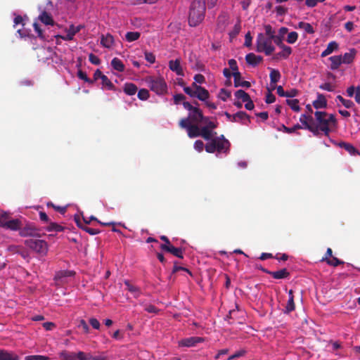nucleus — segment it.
<instances>
[{
  "label": "nucleus",
  "mask_w": 360,
  "mask_h": 360,
  "mask_svg": "<svg viewBox=\"0 0 360 360\" xmlns=\"http://www.w3.org/2000/svg\"><path fill=\"white\" fill-rule=\"evenodd\" d=\"M270 69V82L271 85V90L276 89V84L280 80L281 77V75L278 70L269 68Z\"/></svg>",
  "instance_id": "obj_20"
},
{
  "label": "nucleus",
  "mask_w": 360,
  "mask_h": 360,
  "mask_svg": "<svg viewBox=\"0 0 360 360\" xmlns=\"http://www.w3.org/2000/svg\"><path fill=\"white\" fill-rule=\"evenodd\" d=\"M204 148V143L201 140H197L194 143V148L198 151L202 152Z\"/></svg>",
  "instance_id": "obj_64"
},
{
  "label": "nucleus",
  "mask_w": 360,
  "mask_h": 360,
  "mask_svg": "<svg viewBox=\"0 0 360 360\" xmlns=\"http://www.w3.org/2000/svg\"><path fill=\"white\" fill-rule=\"evenodd\" d=\"M286 103L295 112H299L300 110L299 101L297 99H287Z\"/></svg>",
  "instance_id": "obj_40"
},
{
  "label": "nucleus",
  "mask_w": 360,
  "mask_h": 360,
  "mask_svg": "<svg viewBox=\"0 0 360 360\" xmlns=\"http://www.w3.org/2000/svg\"><path fill=\"white\" fill-rule=\"evenodd\" d=\"M297 39L298 34L296 32H291L288 33L286 41L288 44H295Z\"/></svg>",
  "instance_id": "obj_48"
},
{
  "label": "nucleus",
  "mask_w": 360,
  "mask_h": 360,
  "mask_svg": "<svg viewBox=\"0 0 360 360\" xmlns=\"http://www.w3.org/2000/svg\"><path fill=\"white\" fill-rule=\"evenodd\" d=\"M338 49V44L335 41H330V43H328L327 47H326V50H327V52H329V53H332L335 50H337Z\"/></svg>",
  "instance_id": "obj_51"
},
{
  "label": "nucleus",
  "mask_w": 360,
  "mask_h": 360,
  "mask_svg": "<svg viewBox=\"0 0 360 360\" xmlns=\"http://www.w3.org/2000/svg\"><path fill=\"white\" fill-rule=\"evenodd\" d=\"M231 96V92L225 89H221L219 94V98L226 101Z\"/></svg>",
  "instance_id": "obj_49"
},
{
  "label": "nucleus",
  "mask_w": 360,
  "mask_h": 360,
  "mask_svg": "<svg viewBox=\"0 0 360 360\" xmlns=\"http://www.w3.org/2000/svg\"><path fill=\"white\" fill-rule=\"evenodd\" d=\"M235 96L238 99H241L243 102L248 101L250 98V95L242 89L236 91Z\"/></svg>",
  "instance_id": "obj_39"
},
{
  "label": "nucleus",
  "mask_w": 360,
  "mask_h": 360,
  "mask_svg": "<svg viewBox=\"0 0 360 360\" xmlns=\"http://www.w3.org/2000/svg\"><path fill=\"white\" fill-rule=\"evenodd\" d=\"M160 248L162 250L169 252L180 259L184 258L183 251L181 248H175L173 245H167V244H161Z\"/></svg>",
  "instance_id": "obj_9"
},
{
  "label": "nucleus",
  "mask_w": 360,
  "mask_h": 360,
  "mask_svg": "<svg viewBox=\"0 0 360 360\" xmlns=\"http://www.w3.org/2000/svg\"><path fill=\"white\" fill-rule=\"evenodd\" d=\"M217 134V132H213V131L207 129V127H202L200 128V135L202 138L207 141H212L213 136Z\"/></svg>",
  "instance_id": "obj_28"
},
{
  "label": "nucleus",
  "mask_w": 360,
  "mask_h": 360,
  "mask_svg": "<svg viewBox=\"0 0 360 360\" xmlns=\"http://www.w3.org/2000/svg\"><path fill=\"white\" fill-rule=\"evenodd\" d=\"M337 100L340 101L346 108H352L354 106V103L351 100L345 99L342 96L339 95L336 97Z\"/></svg>",
  "instance_id": "obj_44"
},
{
  "label": "nucleus",
  "mask_w": 360,
  "mask_h": 360,
  "mask_svg": "<svg viewBox=\"0 0 360 360\" xmlns=\"http://www.w3.org/2000/svg\"><path fill=\"white\" fill-rule=\"evenodd\" d=\"M201 123L205 124V126H203V127H207V129H210L212 131L216 129L218 126L217 122L210 120V117H205Z\"/></svg>",
  "instance_id": "obj_37"
},
{
  "label": "nucleus",
  "mask_w": 360,
  "mask_h": 360,
  "mask_svg": "<svg viewBox=\"0 0 360 360\" xmlns=\"http://www.w3.org/2000/svg\"><path fill=\"white\" fill-rule=\"evenodd\" d=\"M283 131L285 133L291 134L295 132L297 129H302V127L299 124L294 125L292 127H287L285 125H283Z\"/></svg>",
  "instance_id": "obj_50"
},
{
  "label": "nucleus",
  "mask_w": 360,
  "mask_h": 360,
  "mask_svg": "<svg viewBox=\"0 0 360 360\" xmlns=\"http://www.w3.org/2000/svg\"><path fill=\"white\" fill-rule=\"evenodd\" d=\"M145 59L149 62L150 64H153L155 62V56L151 52H145Z\"/></svg>",
  "instance_id": "obj_59"
},
{
  "label": "nucleus",
  "mask_w": 360,
  "mask_h": 360,
  "mask_svg": "<svg viewBox=\"0 0 360 360\" xmlns=\"http://www.w3.org/2000/svg\"><path fill=\"white\" fill-rule=\"evenodd\" d=\"M0 360H20L18 354L13 352L0 349Z\"/></svg>",
  "instance_id": "obj_22"
},
{
  "label": "nucleus",
  "mask_w": 360,
  "mask_h": 360,
  "mask_svg": "<svg viewBox=\"0 0 360 360\" xmlns=\"http://www.w3.org/2000/svg\"><path fill=\"white\" fill-rule=\"evenodd\" d=\"M46 230L50 232H61L64 230V227L57 223L49 221V225L46 228Z\"/></svg>",
  "instance_id": "obj_36"
},
{
  "label": "nucleus",
  "mask_w": 360,
  "mask_h": 360,
  "mask_svg": "<svg viewBox=\"0 0 360 360\" xmlns=\"http://www.w3.org/2000/svg\"><path fill=\"white\" fill-rule=\"evenodd\" d=\"M204 341V339L200 337H191L188 338H185L181 340L179 342V345L183 347H193L196 344L202 342Z\"/></svg>",
  "instance_id": "obj_12"
},
{
  "label": "nucleus",
  "mask_w": 360,
  "mask_h": 360,
  "mask_svg": "<svg viewBox=\"0 0 360 360\" xmlns=\"http://www.w3.org/2000/svg\"><path fill=\"white\" fill-rule=\"evenodd\" d=\"M326 262L328 264L333 266H337L344 263V262L340 261V259L335 257H333L332 259H327Z\"/></svg>",
  "instance_id": "obj_55"
},
{
  "label": "nucleus",
  "mask_w": 360,
  "mask_h": 360,
  "mask_svg": "<svg viewBox=\"0 0 360 360\" xmlns=\"http://www.w3.org/2000/svg\"><path fill=\"white\" fill-rule=\"evenodd\" d=\"M192 86L196 89V96L200 101H205L210 96L209 91L204 87L196 84L195 83L192 84Z\"/></svg>",
  "instance_id": "obj_11"
},
{
  "label": "nucleus",
  "mask_w": 360,
  "mask_h": 360,
  "mask_svg": "<svg viewBox=\"0 0 360 360\" xmlns=\"http://www.w3.org/2000/svg\"><path fill=\"white\" fill-rule=\"evenodd\" d=\"M193 123L187 117L186 118H183L179 121V125L182 129H186L187 131Z\"/></svg>",
  "instance_id": "obj_47"
},
{
  "label": "nucleus",
  "mask_w": 360,
  "mask_h": 360,
  "mask_svg": "<svg viewBox=\"0 0 360 360\" xmlns=\"http://www.w3.org/2000/svg\"><path fill=\"white\" fill-rule=\"evenodd\" d=\"M337 145L341 148L345 149L346 151H347L350 155H359L360 152L351 143L341 141L337 143Z\"/></svg>",
  "instance_id": "obj_19"
},
{
  "label": "nucleus",
  "mask_w": 360,
  "mask_h": 360,
  "mask_svg": "<svg viewBox=\"0 0 360 360\" xmlns=\"http://www.w3.org/2000/svg\"><path fill=\"white\" fill-rule=\"evenodd\" d=\"M269 92L266 96L265 102L268 104L272 103L276 101V96L268 89Z\"/></svg>",
  "instance_id": "obj_60"
},
{
  "label": "nucleus",
  "mask_w": 360,
  "mask_h": 360,
  "mask_svg": "<svg viewBox=\"0 0 360 360\" xmlns=\"http://www.w3.org/2000/svg\"><path fill=\"white\" fill-rule=\"evenodd\" d=\"M205 3L204 0H194L191 5L188 23L191 27L199 25L205 17Z\"/></svg>",
  "instance_id": "obj_1"
},
{
  "label": "nucleus",
  "mask_w": 360,
  "mask_h": 360,
  "mask_svg": "<svg viewBox=\"0 0 360 360\" xmlns=\"http://www.w3.org/2000/svg\"><path fill=\"white\" fill-rule=\"evenodd\" d=\"M264 30L266 35L269 37L270 39H274L276 35H275V32L273 30L272 27L270 25H266L264 26Z\"/></svg>",
  "instance_id": "obj_52"
},
{
  "label": "nucleus",
  "mask_w": 360,
  "mask_h": 360,
  "mask_svg": "<svg viewBox=\"0 0 360 360\" xmlns=\"http://www.w3.org/2000/svg\"><path fill=\"white\" fill-rule=\"evenodd\" d=\"M60 360H82L80 351L78 352L63 350L59 353Z\"/></svg>",
  "instance_id": "obj_10"
},
{
  "label": "nucleus",
  "mask_w": 360,
  "mask_h": 360,
  "mask_svg": "<svg viewBox=\"0 0 360 360\" xmlns=\"http://www.w3.org/2000/svg\"><path fill=\"white\" fill-rule=\"evenodd\" d=\"M147 82L150 90L158 95H164L167 92V85L162 77H150Z\"/></svg>",
  "instance_id": "obj_4"
},
{
  "label": "nucleus",
  "mask_w": 360,
  "mask_h": 360,
  "mask_svg": "<svg viewBox=\"0 0 360 360\" xmlns=\"http://www.w3.org/2000/svg\"><path fill=\"white\" fill-rule=\"evenodd\" d=\"M184 91L186 94L189 95L191 97H195L196 96V89H195L192 86L191 87H184Z\"/></svg>",
  "instance_id": "obj_58"
},
{
  "label": "nucleus",
  "mask_w": 360,
  "mask_h": 360,
  "mask_svg": "<svg viewBox=\"0 0 360 360\" xmlns=\"http://www.w3.org/2000/svg\"><path fill=\"white\" fill-rule=\"evenodd\" d=\"M272 39H265L262 34H259L257 38V51L262 52L263 49H265L269 44H271Z\"/></svg>",
  "instance_id": "obj_14"
},
{
  "label": "nucleus",
  "mask_w": 360,
  "mask_h": 360,
  "mask_svg": "<svg viewBox=\"0 0 360 360\" xmlns=\"http://www.w3.org/2000/svg\"><path fill=\"white\" fill-rule=\"evenodd\" d=\"M319 88L322 90H326L328 91H334V86L331 85L328 82L321 84L319 86Z\"/></svg>",
  "instance_id": "obj_63"
},
{
  "label": "nucleus",
  "mask_w": 360,
  "mask_h": 360,
  "mask_svg": "<svg viewBox=\"0 0 360 360\" xmlns=\"http://www.w3.org/2000/svg\"><path fill=\"white\" fill-rule=\"evenodd\" d=\"M292 48L288 46H285L282 48V53H283V58L287 59L290 55L292 53Z\"/></svg>",
  "instance_id": "obj_54"
},
{
  "label": "nucleus",
  "mask_w": 360,
  "mask_h": 360,
  "mask_svg": "<svg viewBox=\"0 0 360 360\" xmlns=\"http://www.w3.org/2000/svg\"><path fill=\"white\" fill-rule=\"evenodd\" d=\"M169 68L172 72H174L177 75L184 76V73L181 66V60L179 58H176L174 60H169Z\"/></svg>",
  "instance_id": "obj_13"
},
{
  "label": "nucleus",
  "mask_w": 360,
  "mask_h": 360,
  "mask_svg": "<svg viewBox=\"0 0 360 360\" xmlns=\"http://www.w3.org/2000/svg\"><path fill=\"white\" fill-rule=\"evenodd\" d=\"M240 28H241V27H240V25L239 22L236 24L233 27V30L229 33L230 37L231 38L236 37L239 34V32L240 31Z\"/></svg>",
  "instance_id": "obj_56"
},
{
  "label": "nucleus",
  "mask_w": 360,
  "mask_h": 360,
  "mask_svg": "<svg viewBox=\"0 0 360 360\" xmlns=\"http://www.w3.org/2000/svg\"><path fill=\"white\" fill-rule=\"evenodd\" d=\"M245 60L249 65L255 67L263 61V58L261 56L255 55L254 53H250L245 56Z\"/></svg>",
  "instance_id": "obj_16"
},
{
  "label": "nucleus",
  "mask_w": 360,
  "mask_h": 360,
  "mask_svg": "<svg viewBox=\"0 0 360 360\" xmlns=\"http://www.w3.org/2000/svg\"><path fill=\"white\" fill-rule=\"evenodd\" d=\"M114 42V38L110 34H107L105 35H102L101 38V44L105 48H110Z\"/></svg>",
  "instance_id": "obj_31"
},
{
  "label": "nucleus",
  "mask_w": 360,
  "mask_h": 360,
  "mask_svg": "<svg viewBox=\"0 0 360 360\" xmlns=\"http://www.w3.org/2000/svg\"><path fill=\"white\" fill-rule=\"evenodd\" d=\"M39 20L46 25H53L54 21L51 15L46 11H43L39 16Z\"/></svg>",
  "instance_id": "obj_29"
},
{
  "label": "nucleus",
  "mask_w": 360,
  "mask_h": 360,
  "mask_svg": "<svg viewBox=\"0 0 360 360\" xmlns=\"http://www.w3.org/2000/svg\"><path fill=\"white\" fill-rule=\"evenodd\" d=\"M356 54L355 49H351L349 52L342 56V62L343 64H350L353 62Z\"/></svg>",
  "instance_id": "obj_24"
},
{
  "label": "nucleus",
  "mask_w": 360,
  "mask_h": 360,
  "mask_svg": "<svg viewBox=\"0 0 360 360\" xmlns=\"http://www.w3.org/2000/svg\"><path fill=\"white\" fill-rule=\"evenodd\" d=\"M46 205L49 207H53L55 210L59 212L61 214H64L66 212V207L56 206L52 202H47Z\"/></svg>",
  "instance_id": "obj_53"
},
{
  "label": "nucleus",
  "mask_w": 360,
  "mask_h": 360,
  "mask_svg": "<svg viewBox=\"0 0 360 360\" xmlns=\"http://www.w3.org/2000/svg\"><path fill=\"white\" fill-rule=\"evenodd\" d=\"M262 271L267 274L271 275L275 279H283L290 276V273L286 269H282L276 271H269L266 269H262Z\"/></svg>",
  "instance_id": "obj_8"
},
{
  "label": "nucleus",
  "mask_w": 360,
  "mask_h": 360,
  "mask_svg": "<svg viewBox=\"0 0 360 360\" xmlns=\"http://www.w3.org/2000/svg\"><path fill=\"white\" fill-rule=\"evenodd\" d=\"M300 122L304 126L303 127L308 129L313 134L317 133V129L316 127V123H310L307 120V114H302L300 117Z\"/></svg>",
  "instance_id": "obj_18"
},
{
  "label": "nucleus",
  "mask_w": 360,
  "mask_h": 360,
  "mask_svg": "<svg viewBox=\"0 0 360 360\" xmlns=\"http://www.w3.org/2000/svg\"><path fill=\"white\" fill-rule=\"evenodd\" d=\"M26 360H49V358L42 355H33L26 356Z\"/></svg>",
  "instance_id": "obj_62"
},
{
  "label": "nucleus",
  "mask_w": 360,
  "mask_h": 360,
  "mask_svg": "<svg viewBox=\"0 0 360 360\" xmlns=\"http://www.w3.org/2000/svg\"><path fill=\"white\" fill-rule=\"evenodd\" d=\"M77 225L84 231H85L86 233H89L90 235H96L100 233V231L96 229L90 228L86 226V225L82 224L79 219H76Z\"/></svg>",
  "instance_id": "obj_32"
},
{
  "label": "nucleus",
  "mask_w": 360,
  "mask_h": 360,
  "mask_svg": "<svg viewBox=\"0 0 360 360\" xmlns=\"http://www.w3.org/2000/svg\"><path fill=\"white\" fill-rule=\"evenodd\" d=\"M75 275V272L69 270H63L58 271L55 276L54 280L57 282L64 283L66 282L65 280L67 277L73 276Z\"/></svg>",
  "instance_id": "obj_17"
},
{
  "label": "nucleus",
  "mask_w": 360,
  "mask_h": 360,
  "mask_svg": "<svg viewBox=\"0 0 360 360\" xmlns=\"http://www.w3.org/2000/svg\"><path fill=\"white\" fill-rule=\"evenodd\" d=\"M313 106L316 109L326 108L327 107V101L324 95L317 94V99L313 101Z\"/></svg>",
  "instance_id": "obj_21"
},
{
  "label": "nucleus",
  "mask_w": 360,
  "mask_h": 360,
  "mask_svg": "<svg viewBox=\"0 0 360 360\" xmlns=\"http://www.w3.org/2000/svg\"><path fill=\"white\" fill-rule=\"evenodd\" d=\"M314 116L316 122V127L317 129V133L313 134L318 136L320 134V131H321L326 136H328L330 130L327 121L328 113L326 112L316 111Z\"/></svg>",
  "instance_id": "obj_3"
},
{
  "label": "nucleus",
  "mask_w": 360,
  "mask_h": 360,
  "mask_svg": "<svg viewBox=\"0 0 360 360\" xmlns=\"http://www.w3.org/2000/svg\"><path fill=\"white\" fill-rule=\"evenodd\" d=\"M188 117L192 123L200 124L205 116L203 115L202 110L195 107L192 111L188 112Z\"/></svg>",
  "instance_id": "obj_7"
},
{
  "label": "nucleus",
  "mask_w": 360,
  "mask_h": 360,
  "mask_svg": "<svg viewBox=\"0 0 360 360\" xmlns=\"http://www.w3.org/2000/svg\"><path fill=\"white\" fill-rule=\"evenodd\" d=\"M89 60L94 65H99L101 63V60L94 53H90L89 55Z\"/></svg>",
  "instance_id": "obj_61"
},
{
  "label": "nucleus",
  "mask_w": 360,
  "mask_h": 360,
  "mask_svg": "<svg viewBox=\"0 0 360 360\" xmlns=\"http://www.w3.org/2000/svg\"><path fill=\"white\" fill-rule=\"evenodd\" d=\"M231 143L224 135L214 137L211 141L206 143L205 148L207 153H214L217 152L219 153H227L229 151Z\"/></svg>",
  "instance_id": "obj_2"
},
{
  "label": "nucleus",
  "mask_w": 360,
  "mask_h": 360,
  "mask_svg": "<svg viewBox=\"0 0 360 360\" xmlns=\"http://www.w3.org/2000/svg\"><path fill=\"white\" fill-rule=\"evenodd\" d=\"M295 309V304L294 302V299L292 297H289L287 304L284 309V313L289 314L291 311H294Z\"/></svg>",
  "instance_id": "obj_43"
},
{
  "label": "nucleus",
  "mask_w": 360,
  "mask_h": 360,
  "mask_svg": "<svg viewBox=\"0 0 360 360\" xmlns=\"http://www.w3.org/2000/svg\"><path fill=\"white\" fill-rule=\"evenodd\" d=\"M200 128L199 124L193 123L187 131L188 137L195 138L200 136Z\"/></svg>",
  "instance_id": "obj_26"
},
{
  "label": "nucleus",
  "mask_w": 360,
  "mask_h": 360,
  "mask_svg": "<svg viewBox=\"0 0 360 360\" xmlns=\"http://www.w3.org/2000/svg\"><path fill=\"white\" fill-rule=\"evenodd\" d=\"M330 61V68L332 70H335L339 68L341 64H343L342 62V56H333L328 58Z\"/></svg>",
  "instance_id": "obj_27"
},
{
  "label": "nucleus",
  "mask_w": 360,
  "mask_h": 360,
  "mask_svg": "<svg viewBox=\"0 0 360 360\" xmlns=\"http://www.w3.org/2000/svg\"><path fill=\"white\" fill-rule=\"evenodd\" d=\"M124 284L127 286V290L134 295L135 297H139L140 292L138 288L131 285L129 281H125Z\"/></svg>",
  "instance_id": "obj_42"
},
{
  "label": "nucleus",
  "mask_w": 360,
  "mask_h": 360,
  "mask_svg": "<svg viewBox=\"0 0 360 360\" xmlns=\"http://www.w3.org/2000/svg\"><path fill=\"white\" fill-rule=\"evenodd\" d=\"M111 65L113 68V69L119 72H123L124 70V65L122 61L117 58H114L111 60Z\"/></svg>",
  "instance_id": "obj_35"
},
{
  "label": "nucleus",
  "mask_w": 360,
  "mask_h": 360,
  "mask_svg": "<svg viewBox=\"0 0 360 360\" xmlns=\"http://www.w3.org/2000/svg\"><path fill=\"white\" fill-rule=\"evenodd\" d=\"M4 228L10 229L12 231H17L21 229V221L18 219L8 220L6 224H4Z\"/></svg>",
  "instance_id": "obj_23"
},
{
  "label": "nucleus",
  "mask_w": 360,
  "mask_h": 360,
  "mask_svg": "<svg viewBox=\"0 0 360 360\" xmlns=\"http://www.w3.org/2000/svg\"><path fill=\"white\" fill-rule=\"evenodd\" d=\"M82 28L81 25L75 27L74 25H71L70 28L68 29L67 34L65 37H63V39L70 41L72 40L74 38V36L80 31Z\"/></svg>",
  "instance_id": "obj_25"
},
{
  "label": "nucleus",
  "mask_w": 360,
  "mask_h": 360,
  "mask_svg": "<svg viewBox=\"0 0 360 360\" xmlns=\"http://www.w3.org/2000/svg\"><path fill=\"white\" fill-rule=\"evenodd\" d=\"M82 360H107V358L102 356H93L91 353H86L80 351Z\"/></svg>",
  "instance_id": "obj_33"
},
{
  "label": "nucleus",
  "mask_w": 360,
  "mask_h": 360,
  "mask_svg": "<svg viewBox=\"0 0 360 360\" xmlns=\"http://www.w3.org/2000/svg\"><path fill=\"white\" fill-rule=\"evenodd\" d=\"M238 121L240 120L243 124L248 125L250 123V116L244 111H239L236 112Z\"/></svg>",
  "instance_id": "obj_34"
},
{
  "label": "nucleus",
  "mask_w": 360,
  "mask_h": 360,
  "mask_svg": "<svg viewBox=\"0 0 360 360\" xmlns=\"http://www.w3.org/2000/svg\"><path fill=\"white\" fill-rule=\"evenodd\" d=\"M20 235L23 237L38 236L37 229L32 224H27L20 229Z\"/></svg>",
  "instance_id": "obj_15"
},
{
  "label": "nucleus",
  "mask_w": 360,
  "mask_h": 360,
  "mask_svg": "<svg viewBox=\"0 0 360 360\" xmlns=\"http://www.w3.org/2000/svg\"><path fill=\"white\" fill-rule=\"evenodd\" d=\"M25 244L30 249L41 255H46L48 252L47 243L44 240L30 238L26 240Z\"/></svg>",
  "instance_id": "obj_5"
},
{
  "label": "nucleus",
  "mask_w": 360,
  "mask_h": 360,
  "mask_svg": "<svg viewBox=\"0 0 360 360\" xmlns=\"http://www.w3.org/2000/svg\"><path fill=\"white\" fill-rule=\"evenodd\" d=\"M229 65L230 68L233 71V76L234 78V86L235 87L243 86V87H245V88L250 87L251 84H250V82H248V81L240 82L241 74L238 70V68L236 60L234 59H230L229 60Z\"/></svg>",
  "instance_id": "obj_6"
},
{
  "label": "nucleus",
  "mask_w": 360,
  "mask_h": 360,
  "mask_svg": "<svg viewBox=\"0 0 360 360\" xmlns=\"http://www.w3.org/2000/svg\"><path fill=\"white\" fill-rule=\"evenodd\" d=\"M150 94L148 90L141 89L139 91L137 96L141 101H146L149 98Z\"/></svg>",
  "instance_id": "obj_46"
},
{
  "label": "nucleus",
  "mask_w": 360,
  "mask_h": 360,
  "mask_svg": "<svg viewBox=\"0 0 360 360\" xmlns=\"http://www.w3.org/2000/svg\"><path fill=\"white\" fill-rule=\"evenodd\" d=\"M297 27L304 30L308 34H314L315 32L314 29L311 24L305 22H300Z\"/></svg>",
  "instance_id": "obj_38"
},
{
  "label": "nucleus",
  "mask_w": 360,
  "mask_h": 360,
  "mask_svg": "<svg viewBox=\"0 0 360 360\" xmlns=\"http://www.w3.org/2000/svg\"><path fill=\"white\" fill-rule=\"evenodd\" d=\"M77 76L79 79L84 80L85 82L92 84L94 82V80L90 79L86 72H83L82 70H79L77 72Z\"/></svg>",
  "instance_id": "obj_57"
},
{
  "label": "nucleus",
  "mask_w": 360,
  "mask_h": 360,
  "mask_svg": "<svg viewBox=\"0 0 360 360\" xmlns=\"http://www.w3.org/2000/svg\"><path fill=\"white\" fill-rule=\"evenodd\" d=\"M140 32H128L125 34L126 40L129 42H131L137 40L140 37Z\"/></svg>",
  "instance_id": "obj_41"
},
{
  "label": "nucleus",
  "mask_w": 360,
  "mask_h": 360,
  "mask_svg": "<svg viewBox=\"0 0 360 360\" xmlns=\"http://www.w3.org/2000/svg\"><path fill=\"white\" fill-rule=\"evenodd\" d=\"M137 90L138 88L136 85L131 82L125 83L123 87L124 92L129 96L134 95Z\"/></svg>",
  "instance_id": "obj_30"
},
{
  "label": "nucleus",
  "mask_w": 360,
  "mask_h": 360,
  "mask_svg": "<svg viewBox=\"0 0 360 360\" xmlns=\"http://www.w3.org/2000/svg\"><path fill=\"white\" fill-rule=\"evenodd\" d=\"M101 80H102V85L103 87L107 88L108 90H114L115 89L114 84L111 82V81L108 79V77L106 75L102 76Z\"/></svg>",
  "instance_id": "obj_45"
}]
</instances>
